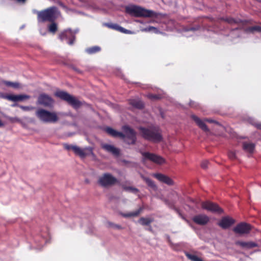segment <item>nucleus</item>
I'll return each instance as SVG.
<instances>
[{
    "label": "nucleus",
    "mask_w": 261,
    "mask_h": 261,
    "mask_svg": "<svg viewBox=\"0 0 261 261\" xmlns=\"http://www.w3.org/2000/svg\"><path fill=\"white\" fill-rule=\"evenodd\" d=\"M72 69L74 70V71H77V72H80V71L77 68L75 67H72Z\"/></svg>",
    "instance_id": "a19ab883"
},
{
    "label": "nucleus",
    "mask_w": 261,
    "mask_h": 261,
    "mask_svg": "<svg viewBox=\"0 0 261 261\" xmlns=\"http://www.w3.org/2000/svg\"><path fill=\"white\" fill-rule=\"evenodd\" d=\"M228 156L231 160H234L236 159V152L233 151H229L228 153Z\"/></svg>",
    "instance_id": "72a5a7b5"
},
{
    "label": "nucleus",
    "mask_w": 261,
    "mask_h": 261,
    "mask_svg": "<svg viewBox=\"0 0 261 261\" xmlns=\"http://www.w3.org/2000/svg\"><path fill=\"white\" fill-rule=\"evenodd\" d=\"M117 179L109 173H105L99 176L97 184L103 188H108L118 183Z\"/></svg>",
    "instance_id": "0eeeda50"
},
{
    "label": "nucleus",
    "mask_w": 261,
    "mask_h": 261,
    "mask_svg": "<svg viewBox=\"0 0 261 261\" xmlns=\"http://www.w3.org/2000/svg\"><path fill=\"white\" fill-rule=\"evenodd\" d=\"M54 102V99L48 95L42 93L38 98V103L46 107L52 106Z\"/></svg>",
    "instance_id": "f8f14e48"
},
{
    "label": "nucleus",
    "mask_w": 261,
    "mask_h": 261,
    "mask_svg": "<svg viewBox=\"0 0 261 261\" xmlns=\"http://www.w3.org/2000/svg\"><path fill=\"white\" fill-rule=\"evenodd\" d=\"M143 156L142 162L145 164L146 161L148 160L157 164H162L165 163V160L158 155L149 152H141Z\"/></svg>",
    "instance_id": "6e6552de"
},
{
    "label": "nucleus",
    "mask_w": 261,
    "mask_h": 261,
    "mask_svg": "<svg viewBox=\"0 0 261 261\" xmlns=\"http://www.w3.org/2000/svg\"><path fill=\"white\" fill-rule=\"evenodd\" d=\"M204 121L210 122V123H216V121L212 120L211 119H205Z\"/></svg>",
    "instance_id": "ea45409f"
},
{
    "label": "nucleus",
    "mask_w": 261,
    "mask_h": 261,
    "mask_svg": "<svg viewBox=\"0 0 261 261\" xmlns=\"http://www.w3.org/2000/svg\"><path fill=\"white\" fill-rule=\"evenodd\" d=\"M153 221V218L144 217H141L138 220L139 223L143 226H149Z\"/></svg>",
    "instance_id": "bb28decb"
},
{
    "label": "nucleus",
    "mask_w": 261,
    "mask_h": 261,
    "mask_svg": "<svg viewBox=\"0 0 261 261\" xmlns=\"http://www.w3.org/2000/svg\"><path fill=\"white\" fill-rule=\"evenodd\" d=\"M153 176L159 180L160 181L165 183L169 186H172L174 184L173 180L169 176L161 173H155Z\"/></svg>",
    "instance_id": "f3484780"
},
{
    "label": "nucleus",
    "mask_w": 261,
    "mask_h": 261,
    "mask_svg": "<svg viewBox=\"0 0 261 261\" xmlns=\"http://www.w3.org/2000/svg\"><path fill=\"white\" fill-rule=\"evenodd\" d=\"M208 164V162L207 161H204L201 164V166L203 169H206Z\"/></svg>",
    "instance_id": "58836bf2"
},
{
    "label": "nucleus",
    "mask_w": 261,
    "mask_h": 261,
    "mask_svg": "<svg viewBox=\"0 0 261 261\" xmlns=\"http://www.w3.org/2000/svg\"><path fill=\"white\" fill-rule=\"evenodd\" d=\"M251 230L250 224L242 222L237 224L233 229L234 233L239 234H248Z\"/></svg>",
    "instance_id": "9b49d317"
},
{
    "label": "nucleus",
    "mask_w": 261,
    "mask_h": 261,
    "mask_svg": "<svg viewBox=\"0 0 261 261\" xmlns=\"http://www.w3.org/2000/svg\"><path fill=\"white\" fill-rule=\"evenodd\" d=\"M148 230L149 231H152V229L151 227H150L148 229Z\"/></svg>",
    "instance_id": "c03bdc74"
},
{
    "label": "nucleus",
    "mask_w": 261,
    "mask_h": 261,
    "mask_svg": "<svg viewBox=\"0 0 261 261\" xmlns=\"http://www.w3.org/2000/svg\"><path fill=\"white\" fill-rule=\"evenodd\" d=\"M58 8L55 6L49 7L41 11H38L37 20L39 22L55 21L57 18Z\"/></svg>",
    "instance_id": "20e7f679"
},
{
    "label": "nucleus",
    "mask_w": 261,
    "mask_h": 261,
    "mask_svg": "<svg viewBox=\"0 0 261 261\" xmlns=\"http://www.w3.org/2000/svg\"><path fill=\"white\" fill-rule=\"evenodd\" d=\"M219 19L221 21H224L230 24H239L242 22L240 19H236L232 17H220Z\"/></svg>",
    "instance_id": "a878e982"
},
{
    "label": "nucleus",
    "mask_w": 261,
    "mask_h": 261,
    "mask_svg": "<svg viewBox=\"0 0 261 261\" xmlns=\"http://www.w3.org/2000/svg\"><path fill=\"white\" fill-rule=\"evenodd\" d=\"M246 31L248 32L254 33V32H261V27L255 25L248 28Z\"/></svg>",
    "instance_id": "7c9ffc66"
},
{
    "label": "nucleus",
    "mask_w": 261,
    "mask_h": 261,
    "mask_svg": "<svg viewBox=\"0 0 261 261\" xmlns=\"http://www.w3.org/2000/svg\"><path fill=\"white\" fill-rule=\"evenodd\" d=\"M125 11L127 13L136 17H155L159 16V14L152 10L146 9L140 6H132L126 7Z\"/></svg>",
    "instance_id": "7ed1b4c3"
},
{
    "label": "nucleus",
    "mask_w": 261,
    "mask_h": 261,
    "mask_svg": "<svg viewBox=\"0 0 261 261\" xmlns=\"http://www.w3.org/2000/svg\"><path fill=\"white\" fill-rule=\"evenodd\" d=\"M64 147L67 150H72L76 155H79L82 158H84L88 155L84 149H83L76 145L64 144Z\"/></svg>",
    "instance_id": "ddd939ff"
},
{
    "label": "nucleus",
    "mask_w": 261,
    "mask_h": 261,
    "mask_svg": "<svg viewBox=\"0 0 261 261\" xmlns=\"http://www.w3.org/2000/svg\"><path fill=\"white\" fill-rule=\"evenodd\" d=\"M50 22L51 23L48 27V31L54 34L58 30V26L55 21Z\"/></svg>",
    "instance_id": "c85d7f7f"
},
{
    "label": "nucleus",
    "mask_w": 261,
    "mask_h": 261,
    "mask_svg": "<svg viewBox=\"0 0 261 261\" xmlns=\"http://www.w3.org/2000/svg\"><path fill=\"white\" fill-rule=\"evenodd\" d=\"M129 103L133 107L142 109L144 108V103L142 101L137 99H130L129 100Z\"/></svg>",
    "instance_id": "5701e85b"
},
{
    "label": "nucleus",
    "mask_w": 261,
    "mask_h": 261,
    "mask_svg": "<svg viewBox=\"0 0 261 261\" xmlns=\"http://www.w3.org/2000/svg\"><path fill=\"white\" fill-rule=\"evenodd\" d=\"M3 125V123H2V121L0 120V127L2 126Z\"/></svg>",
    "instance_id": "37998d69"
},
{
    "label": "nucleus",
    "mask_w": 261,
    "mask_h": 261,
    "mask_svg": "<svg viewBox=\"0 0 261 261\" xmlns=\"http://www.w3.org/2000/svg\"><path fill=\"white\" fill-rule=\"evenodd\" d=\"M5 99L12 101H20L30 98V96L26 94L14 95L6 94L3 96Z\"/></svg>",
    "instance_id": "4468645a"
},
{
    "label": "nucleus",
    "mask_w": 261,
    "mask_h": 261,
    "mask_svg": "<svg viewBox=\"0 0 261 261\" xmlns=\"http://www.w3.org/2000/svg\"><path fill=\"white\" fill-rule=\"evenodd\" d=\"M153 30H156V28L154 27L149 26L148 27L143 29L142 31L144 32H150Z\"/></svg>",
    "instance_id": "4c0bfd02"
},
{
    "label": "nucleus",
    "mask_w": 261,
    "mask_h": 261,
    "mask_svg": "<svg viewBox=\"0 0 261 261\" xmlns=\"http://www.w3.org/2000/svg\"><path fill=\"white\" fill-rule=\"evenodd\" d=\"M191 118L196 122L197 125L204 132H209V129L205 124V123L202 121L199 118L195 115H191Z\"/></svg>",
    "instance_id": "aec40b11"
},
{
    "label": "nucleus",
    "mask_w": 261,
    "mask_h": 261,
    "mask_svg": "<svg viewBox=\"0 0 261 261\" xmlns=\"http://www.w3.org/2000/svg\"><path fill=\"white\" fill-rule=\"evenodd\" d=\"M19 107L23 111H31L34 109V107L31 106H19Z\"/></svg>",
    "instance_id": "c9c22d12"
},
{
    "label": "nucleus",
    "mask_w": 261,
    "mask_h": 261,
    "mask_svg": "<svg viewBox=\"0 0 261 261\" xmlns=\"http://www.w3.org/2000/svg\"><path fill=\"white\" fill-rule=\"evenodd\" d=\"M139 130L142 137L148 141L158 143L163 140V137L160 129L156 127L145 128L140 127Z\"/></svg>",
    "instance_id": "f03ea898"
},
{
    "label": "nucleus",
    "mask_w": 261,
    "mask_h": 261,
    "mask_svg": "<svg viewBox=\"0 0 261 261\" xmlns=\"http://www.w3.org/2000/svg\"><path fill=\"white\" fill-rule=\"evenodd\" d=\"M237 245L246 249H251L258 246V244L254 242H243L238 241L236 242Z\"/></svg>",
    "instance_id": "412c9836"
},
{
    "label": "nucleus",
    "mask_w": 261,
    "mask_h": 261,
    "mask_svg": "<svg viewBox=\"0 0 261 261\" xmlns=\"http://www.w3.org/2000/svg\"><path fill=\"white\" fill-rule=\"evenodd\" d=\"M141 177L142 179L145 181L148 187L154 190H156L157 189V187L152 180L147 177L144 176L142 174L141 175Z\"/></svg>",
    "instance_id": "b1692460"
},
{
    "label": "nucleus",
    "mask_w": 261,
    "mask_h": 261,
    "mask_svg": "<svg viewBox=\"0 0 261 261\" xmlns=\"http://www.w3.org/2000/svg\"><path fill=\"white\" fill-rule=\"evenodd\" d=\"M122 129L123 133L118 132L110 127H106L105 131L113 137L123 139L128 144H135L137 140L136 132L127 125L123 126Z\"/></svg>",
    "instance_id": "f257e3e1"
},
{
    "label": "nucleus",
    "mask_w": 261,
    "mask_h": 261,
    "mask_svg": "<svg viewBox=\"0 0 261 261\" xmlns=\"http://www.w3.org/2000/svg\"><path fill=\"white\" fill-rule=\"evenodd\" d=\"M137 21V22H140V23H141V22H142L141 21H139V20H138V21Z\"/></svg>",
    "instance_id": "a18cd8bd"
},
{
    "label": "nucleus",
    "mask_w": 261,
    "mask_h": 261,
    "mask_svg": "<svg viewBox=\"0 0 261 261\" xmlns=\"http://www.w3.org/2000/svg\"><path fill=\"white\" fill-rule=\"evenodd\" d=\"M186 256L191 261H202V259L197 256L190 253H186Z\"/></svg>",
    "instance_id": "c756f323"
},
{
    "label": "nucleus",
    "mask_w": 261,
    "mask_h": 261,
    "mask_svg": "<svg viewBox=\"0 0 261 261\" xmlns=\"http://www.w3.org/2000/svg\"><path fill=\"white\" fill-rule=\"evenodd\" d=\"M201 207L203 209L213 213L221 214L223 212V210L217 204L210 201L202 202Z\"/></svg>",
    "instance_id": "9d476101"
},
{
    "label": "nucleus",
    "mask_w": 261,
    "mask_h": 261,
    "mask_svg": "<svg viewBox=\"0 0 261 261\" xmlns=\"http://www.w3.org/2000/svg\"><path fill=\"white\" fill-rule=\"evenodd\" d=\"M109 225L111 227H113V228H114L115 229H122L123 228L122 227L121 225H118V224H114V223H111V222L109 223Z\"/></svg>",
    "instance_id": "e433bc0d"
},
{
    "label": "nucleus",
    "mask_w": 261,
    "mask_h": 261,
    "mask_svg": "<svg viewBox=\"0 0 261 261\" xmlns=\"http://www.w3.org/2000/svg\"><path fill=\"white\" fill-rule=\"evenodd\" d=\"M147 97L150 99H152V100H154V99H159L160 98V96L159 95H156V94H149L148 95H147Z\"/></svg>",
    "instance_id": "f704fd0d"
},
{
    "label": "nucleus",
    "mask_w": 261,
    "mask_h": 261,
    "mask_svg": "<svg viewBox=\"0 0 261 261\" xmlns=\"http://www.w3.org/2000/svg\"><path fill=\"white\" fill-rule=\"evenodd\" d=\"M257 128L261 129V124H259L257 125Z\"/></svg>",
    "instance_id": "79ce46f5"
},
{
    "label": "nucleus",
    "mask_w": 261,
    "mask_h": 261,
    "mask_svg": "<svg viewBox=\"0 0 261 261\" xmlns=\"http://www.w3.org/2000/svg\"><path fill=\"white\" fill-rule=\"evenodd\" d=\"M122 188L126 191H130L133 193H138L139 191L137 188L133 187H127L124 185L122 186Z\"/></svg>",
    "instance_id": "2f4dec72"
},
{
    "label": "nucleus",
    "mask_w": 261,
    "mask_h": 261,
    "mask_svg": "<svg viewBox=\"0 0 261 261\" xmlns=\"http://www.w3.org/2000/svg\"><path fill=\"white\" fill-rule=\"evenodd\" d=\"M234 223V220L229 217H223L218 222V225L224 229H226L230 227Z\"/></svg>",
    "instance_id": "dca6fc26"
},
{
    "label": "nucleus",
    "mask_w": 261,
    "mask_h": 261,
    "mask_svg": "<svg viewBox=\"0 0 261 261\" xmlns=\"http://www.w3.org/2000/svg\"><path fill=\"white\" fill-rule=\"evenodd\" d=\"M143 210V208L142 207H140L138 210L135 212H129L128 213H122L121 215L124 218H129L132 217H137Z\"/></svg>",
    "instance_id": "393cba45"
},
{
    "label": "nucleus",
    "mask_w": 261,
    "mask_h": 261,
    "mask_svg": "<svg viewBox=\"0 0 261 261\" xmlns=\"http://www.w3.org/2000/svg\"><path fill=\"white\" fill-rule=\"evenodd\" d=\"M3 83L7 86L12 87L15 88L19 87V84L18 83H13L9 81H4Z\"/></svg>",
    "instance_id": "473e14b6"
},
{
    "label": "nucleus",
    "mask_w": 261,
    "mask_h": 261,
    "mask_svg": "<svg viewBox=\"0 0 261 261\" xmlns=\"http://www.w3.org/2000/svg\"><path fill=\"white\" fill-rule=\"evenodd\" d=\"M101 48L98 46H94L91 47L87 48L86 51L90 55L94 54L100 51Z\"/></svg>",
    "instance_id": "cd10ccee"
},
{
    "label": "nucleus",
    "mask_w": 261,
    "mask_h": 261,
    "mask_svg": "<svg viewBox=\"0 0 261 261\" xmlns=\"http://www.w3.org/2000/svg\"><path fill=\"white\" fill-rule=\"evenodd\" d=\"M90 151H91V152L92 153H93V152H92V149H90Z\"/></svg>",
    "instance_id": "49530a36"
},
{
    "label": "nucleus",
    "mask_w": 261,
    "mask_h": 261,
    "mask_svg": "<svg viewBox=\"0 0 261 261\" xmlns=\"http://www.w3.org/2000/svg\"><path fill=\"white\" fill-rule=\"evenodd\" d=\"M55 95L61 99L66 101L74 109H77L82 105V103L80 100L67 92L58 90L55 92Z\"/></svg>",
    "instance_id": "423d86ee"
},
{
    "label": "nucleus",
    "mask_w": 261,
    "mask_h": 261,
    "mask_svg": "<svg viewBox=\"0 0 261 261\" xmlns=\"http://www.w3.org/2000/svg\"><path fill=\"white\" fill-rule=\"evenodd\" d=\"M75 34L76 32L71 29H66L59 34V38L61 40H68V43L72 45L75 39Z\"/></svg>",
    "instance_id": "1a4fd4ad"
},
{
    "label": "nucleus",
    "mask_w": 261,
    "mask_h": 261,
    "mask_svg": "<svg viewBox=\"0 0 261 261\" xmlns=\"http://www.w3.org/2000/svg\"><path fill=\"white\" fill-rule=\"evenodd\" d=\"M101 147L107 152L111 153L115 156H118L120 155L119 149L112 145L103 144L101 145Z\"/></svg>",
    "instance_id": "a211bd4d"
},
{
    "label": "nucleus",
    "mask_w": 261,
    "mask_h": 261,
    "mask_svg": "<svg viewBox=\"0 0 261 261\" xmlns=\"http://www.w3.org/2000/svg\"><path fill=\"white\" fill-rule=\"evenodd\" d=\"M193 221L199 225H205L210 221V218L204 214H199L194 216Z\"/></svg>",
    "instance_id": "2eb2a0df"
},
{
    "label": "nucleus",
    "mask_w": 261,
    "mask_h": 261,
    "mask_svg": "<svg viewBox=\"0 0 261 261\" xmlns=\"http://www.w3.org/2000/svg\"><path fill=\"white\" fill-rule=\"evenodd\" d=\"M105 26L107 27L108 28L118 31L120 32L125 33V34H130L131 31L128 30H126L124 29V28L118 25L116 23H105Z\"/></svg>",
    "instance_id": "6ab92c4d"
},
{
    "label": "nucleus",
    "mask_w": 261,
    "mask_h": 261,
    "mask_svg": "<svg viewBox=\"0 0 261 261\" xmlns=\"http://www.w3.org/2000/svg\"><path fill=\"white\" fill-rule=\"evenodd\" d=\"M255 148V145L253 143L245 142L243 144V149L249 153H252Z\"/></svg>",
    "instance_id": "4be33fe9"
},
{
    "label": "nucleus",
    "mask_w": 261,
    "mask_h": 261,
    "mask_svg": "<svg viewBox=\"0 0 261 261\" xmlns=\"http://www.w3.org/2000/svg\"><path fill=\"white\" fill-rule=\"evenodd\" d=\"M36 116L40 121L45 123H54L59 120L56 113L51 112L43 109L37 110Z\"/></svg>",
    "instance_id": "39448f33"
}]
</instances>
